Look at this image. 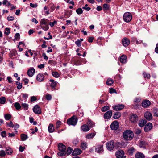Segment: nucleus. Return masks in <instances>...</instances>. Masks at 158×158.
<instances>
[{"instance_id": "f257e3e1", "label": "nucleus", "mask_w": 158, "mask_h": 158, "mask_svg": "<svg viewBox=\"0 0 158 158\" xmlns=\"http://www.w3.org/2000/svg\"><path fill=\"white\" fill-rule=\"evenodd\" d=\"M134 136L133 133L130 130L125 131L123 133V137L124 139L126 140H131Z\"/></svg>"}, {"instance_id": "f03ea898", "label": "nucleus", "mask_w": 158, "mask_h": 158, "mask_svg": "<svg viewBox=\"0 0 158 158\" xmlns=\"http://www.w3.org/2000/svg\"><path fill=\"white\" fill-rule=\"evenodd\" d=\"M58 148L60 152L57 153V155L60 156H63L65 155V150L66 147L65 146L60 143L58 145Z\"/></svg>"}, {"instance_id": "7ed1b4c3", "label": "nucleus", "mask_w": 158, "mask_h": 158, "mask_svg": "<svg viewBox=\"0 0 158 158\" xmlns=\"http://www.w3.org/2000/svg\"><path fill=\"white\" fill-rule=\"evenodd\" d=\"M77 121V118L73 116L67 120V123L69 125L75 126L76 124Z\"/></svg>"}, {"instance_id": "20e7f679", "label": "nucleus", "mask_w": 158, "mask_h": 158, "mask_svg": "<svg viewBox=\"0 0 158 158\" xmlns=\"http://www.w3.org/2000/svg\"><path fill=\"white\" fill-rule=\"evenodd\" d=\"M124 20L126 22H130L132 19V16L131 14L129 12L125 13L123 15Z\"/></svg>"}, {"instance_id": "39448f33", "label": "nucleus", "mask_w": 158, "mask_h": 158, "mask_svg": "<svg viewBox=\"0 0 158 158\" xmlns=\"http://www.w3.org/2000/svg\"><path fill=\"white\" fill-rule=\"evenodd\" d=\"M114 141H111L106 143V147L108 150L111 151L114 149Z\"/></svg>"}, {"instance_id": "423d86ee", "label": "nucleus", "mask_w": 158, "mask_h": 158, "mask_svg": "<svg viewBox=\"0 0 158 158\" xmlns=\"http://www.w3.org/2000/svg\"><path fill=\"white\" fill-rule=\"evenodd\" d=\"M119 123L116 121L113 122L111 124L110 127L112 130H115L119 127Z\"/></svg>"}, {"instance_id": "0eeeda50", "label": "nucleus", "mask_w": 158, "mask_h": 158, "mask_svg": "<svg viewBox=\"0 0 158 158\" xmlns=\"http://www.w3.org/2000/svg\"><path fill=\"white\" fill-rule=\"evenodd\" d=\"M95 151L98 153H102L103 151V145L98 144L96 146Z\"/></svg>"}, {"instance_id": "6e6552de", "label": "nucleus", "mask_w": 158, "mask_h": 158, "mask_svg": "<svg viewBox=\"0 0 158 158\" xmlns=\"http://www.w3.org/2000/svg\"><path fill=\"white\" fill-rule=\"evenodd\" d=\"M152 124L151 123H148L145 126L144 130L145 132H148L150 131L152 128Z\"/></svg>"}, {"instance_id": "1a4fd4ad", "label": "nucleus", "mask_w": 158, "mask_h": 158, "mask_svg": "<svg viewBox=\"0 0 158 158\" xmlns=\"http://www.w3.org/2000/svg\"><path fill=\"white\" fill-rule=\"evenodd\" d=\"M36 79L37 81L41 82L43 81L44 79V75L41 73H39L36 77Z\"/></svg>"}, {"instance_id": "9d476101", "label": "nucleus", "mask_w": 158, "mask_h": 158, "mask_svg": "<svg viewBox=\"0 0 158 158\" xmlns=\"http://www.w3.org/2000/svg\"><path fill=\"white\" fill-rule=\"evenodd\" d=\"M138 120V116L134 114H132L130 118V121L132 123H136Z\"/></svg>"}, {"instance_id": "9b49d317", "label": "nucleus", "mask_w": 158, "mask_h": 158, "mask_svg": "<svg viewBox=\"0 0 158 158\" xmlns=\"http://www.w3.org/2000/svg\"><path fill=\"white\" fill-rule=\"evenodd\" d=\"M124 154V152L122 150H118L116 153V156L117 158H122Z\"/></svg>"}, {"instance_id": "f8f14e48", "label": "nucleus", "mask_w": 158, "mask_h": 158, "mask_svg": "<svg viewBox=\"0 0 158 158\" xmlns=\"http://www.w3.org/2000/svg\"><path fill=\"white\" fill-rule=\"evenodd\" d=\"M35 72V69L31 68H30L27 71V73L28 76L30 77H32L34 75Z\"/></svg>"}, {"instance_id": "ddd939ff", "label": "nucleus", "mask_w": 158, "mask_h": 158, "mask_svg": "<svg viewBox=\"0 0 158 158\" xmlns=\"http://www.w3.org/2000/svg\"><path fill=\"white\" fill-rule=\"evenodd\" d=\"M151 103L148 100H144L143 101L142 105L143 107L144 108H147L150 105Z\"/></svg>"}, {"instance_id": "4468645a", "label": "nucleus", "mask_w": 158, "mask_h": 158, "mask_svg": "<svg viewBox=\"0 0 158 158\" xmlns=\"http://www.w3.org/2000/svg\"><path fill=\"white\" fill-rule=\"evenodd\" d=\"M130 43V40L127 38H124L122 41V44L125 47L127 46Z\"/></svg>"}, {"instance_id": "2eb2a0df", "label": "nucleus", "mask_w": 158, "mask_h": 158, "mask_svg": "<svg viewBox=\"0 0 158 158\" xmlns=\"http://www.w3.org/2000/svg\"><path fill=\"white\" fill-rule=\"evenodd\" d=\"M112 115V112L110 110L109 111L105 113L104 117L105 119H108L110 118Z\"/></svg>"}, {"instance_id": "dca6fc26", "label": "nucleus", "mask_w": 158, "mask_h": 158, "mask_svg": "<svg viewBox=\"0 0 158 158\" xmlns=\"http://www.w3.org/2000/svg\"><path fill=\"white\" fill-rule=\"evenodd\" d=\"M144 116L146 119L149 121L151 120L152 118L151 113L148 112H146L144 114Z\"/></svg>"}, {"instance_id": "f3484780", "label": "nucleus", "mask_w": 158, "mask_h": 158, "mask_svg": "<svg viewBox=\"0 0 158 158\" xmlns=\"http://www.w3.org/2000/svg\"><path fill=\"white\" fill-rule=\"evenodd\" d=\"M81 150L80 149L76 148L73 151L72 155L73 156L78 155L81 153Z\"/></svg>"}, {"instance_id": "a211bd4d", "label": "nucleus", "mask_w": 158, "mask_h": 158, "mask_svg": "<svg viewBox=\"0 0 158 158\" xmlns=\"http://www.w3.org/2000/svg\"><path fill=\"white\" fill-rule=\"evenodd\" d=\"M81 130L84 132H87L89 130L90 128L88 125L84 124L81 127Z\"/></svg>"}, {"instance_id": "6ab92c4d", "label": "nucleus", "mask_w": 158, "mask_h": 158, "mask_svg": "<svg viewBox=\"0 0 158 158\" xmlns=\"http://www.w3.org/2000/svg\"><path fill=\"white\" fill-rule=\"evenodd\" d=\"M49 21L48 19H41L40 22V25H46L48 24V23Z\"/></svg>"}, {"instance_id": "aec40b11", "label": "nucleus", "mask_w": 158, "mask_h": 158, "mask_svg": "<svg viewBox=\"0 0 158 158\" xmlns=\"http://www.w3.org/2000/svg\"><path fill=\"white\" fill-rule=\"evenodd\" d=\"M120 61L121 63H124L126 62V56L125 55H122L120 58Z\"/></svg>"}, {"instance_id": "412c9836", "label": "nucleus", "mask_w": 158, "mask_h": 158, "mask_svg": "<svg viewBox=\"0 0 158 158\" xmlns=\"http://www.w3.org/2000/svg\"><path fill=\"white\" fill-rule=\"evenodd\" d=\"M48 130L50 133L53 132L54 131L53 125L52 124H50L48 128Z\"/></svg>"}, {"instance_id": "4be33fe9", "label": "nucleus", "mask_w": 158, "mask_h": 158, "mask_svg": "<svg viewBox=\"0 0 158 158\" xmlns=\"http://www.w3.org/2000/svg\"><path fill=\"white\" fill-rule=\"evenodd\" d=\"M87 124L90 127H93L95 126L94 123L89 119L88 120V122H87Z\"/></svg>"}, {"instance_id": "5701e85b", "label": "nucleus", "mask_w": 158, "mask_h": 158, "mask_svg": "<svg viewBox=\"0 0 158 158\" xmlns=\"http://www.w3.org/2000/svg\"><path fill=\"white\" fill-rule=\"evenodd\" d=\"M146 123V120L142 119L139 120V126L140 127H143L145 125Z\"/></svg>"}, {"instance_id": "b1692460", "label": "nucleus", "mask_w": 158, "mask_h": 158, "mask_svg": "<svg viewBox=\"0 0 158 158\" xmlns=\"http://www.w3.org/2000/svg\"><path fill=\"white\" fill-rule=\"evenodd\" d=\"M136 158H144V155L141 153L138 152L135 155Z\"/></svg>"}, {"instance_id": "393cba45", "label": "nucleus", "mask_w": 158, "mask_h": 158, "mask_svg": "<svg viewBox=\"0 0 158 158\" xmlns=\"http://www.w3.org/2000/svg\"><path fill=\"white\" fill-rule=\"evenodd\" d=\"M121 113L119 112H116L114 115L113 118L114 119H117L119 118L121 116Z\"/></svg>"}, {"instance_id": "a878e982", "label": "nucleus", "mask_w": 158, "mask_h": 158, "mask_svg": "<svg viewBox=\"0 0 158 158\" xmlns=\"http://www.w3.org/2000/svg\"><path fill=\"white\" fill-rule=\"evenodd\" d=\"M95 135V134L94 133H92L87 134L86 136L87 139H90L93 138Z\"/></svg>"}, {"instance_id": "bb28decb", "label": "nucleus", "mask_w": 158, "mask_h": 158, "mask_svg": "<svg viewBox=\"0 0 158 158\" xmlns=\"http://www.w3.org/2000/svg\"><path fill=\"white\" fill-rule=\"evenodd\" d=\"M124 107V105L123 104H118L114 106L113 109H123Z\"/></svg>"}, {"instance_id": "cd10ccee", "label": "nucleus", "mask_w": 158, "mask_h": 158, "mask_svg": "<svg viewBox=\"0 0 158 158\" xmlns=\"http://www.w3.org/2000/svg\"><path fill=\"white\" fill-rule=\"evenodd\" d=\"M50 81L52 83L50 84L52 88H54L57 85V82L55 81L53 79H50Z\"/></svg>"}, {"instance_id": "c85d7f7f", "label": "nucleus", "mask_w": 158, "mask_h": 158, "mask_svg": "<svg viewBox=\"0 0 158 158\" xmlns=\"http://www.w3.org/2000/svg\"><path fill=\"white\" fill-rule=\"evenodd\" d=\"M135 150L134 148L133 147L130 148L128 150V154L130 155H132L135 152Z\"/></svg>"}, {"instance_id": "c756f323", "label": "nucleus", "mask_w": 158, "mask_h": 158, "mask_svg": "<svg viewBox=\"0 0 158 158\" xmlns=\"http://www.w3.org/2000/svg\"><path fill=\"white\" fill-rule=\"evenodd\" d=\"M6 153L7 154L10 155L13 152V151L12 149L9 147L6 148Z\"/></svg>"}, {"instance_id": "7c9ffc66", "label": "nucleus", "mask_w": 158, "mask_h": 158, "mask_svg": "<svg viewBox=\"0 0 158 158\" xmlns=\"http://www.w3.org/2000/svg\"><path fill=\"white\" fill-rule=\"evenodd\" d=\"M41 28L44 31H47L49 29V26L48 24L40 25Z\"/></svg>"}, {"instance_id": "2f4dec72", "label": "nucleus", "mask_w": 158, "mask_h": 158, "mask_svg": "<svg viewBox=\"0 0 158 158\" xmlns=\"http://www.w3.org/2000/svg\"><path fill=\"white\" fill-rule=\"evenodd\" d=\"M21 139L22 141H24L26 140L27 138V136L25 134H22L21 135Z\"/></svg>"}, {"instance_id": "473e14b6", "label": "nucleus", "mask_w": 158, "mask_h": 158, "mask_svg": "<svg viewBox=\"0 0 158 158\" xmlns=\"http://www.w3.org/2000/svg\"><path fill=\"white\" fill-rule=\"evenodd\" d=\"M113 83L114 81L113 80L111 79H108L107 80L106 83L109 85H111Z\"/></svg>"}, {"instance_id": "72a5a7b5", "label": "nucleus", "mask_w": 158, "mask_h": 158, "mask_svg": "<svg viewBox=\"0 0 158 158\" xmlns=\"http://www.w3.org/2000/svg\"><path fill=\"white\" fill-rule=\"evenodd\" d=\"M6 102V98L5 97H2L0 98V103L4 104Z\"/></svg>"}, {"instance_id": "f704fd0d", "label": "nucleus", "mask_w": 158, "mask_h": 158, "mask_svg": "<svg viewBox=\"0 0 158 158\" xmlns=\"http://www.w3.org/2000/svg\"><path fill=\"white\" fill-rule=\"evenodd\" d=\"M6 153L3 150H1L0 151V157H2L5 156Z\"/></svg>"}, {"instance_id": "c9c22d12", "label": "nucleus", "mask_w": 158, "mask_h": 158, "mask_svg": "<svg viewBox=\"0 0 158 158\" xmlns=\"http://www.w3.org/2000/svg\"><path fill=\"white\" fill-rule=\"evenodd\" d=\"M143 75L144 77V78H147V79H148L150 78V75L149 73H143Z\"/></svg>"}, {"instance_id": "e433bc0d", "label": "nucleus", "mask_w": 158, "mask_h": 158, "mask_svg": "<svg viewBox=\"0 0 158 158\" xmlns=\"http://www.w3.org/2000/svg\"><path fill=\"white\" fill-rule=\"evenodd\" d=\"M146 143L144 141H142L140 142L139 146L141 148H144L145 147Z\"/></svg>"}, {"instance_id": "4c0bfd02", "label": "nucleus", "mask_w": 158, "mask_h": 158, "mask_svg": "<svg viewBox=\"0 0 158 158\" xmlns=\"http://www.w3.org/2000/svg\"><path fill=\"white\" fill-rule=\"evenodd\" d=\"M33 112L36 114H40L42 112L40 109H33Z\"/></svg>"}, {"instance_id": "58836bf2", "label": "nucleus", "mask_w": 158, "mask_h": 158, "mask_svg": "<svg viewBox=\"0 0 158 158\" xmlns=\"http://www.w3.org/2000/svg\"><path fill=\"white\" fill-rule=\"evenodd\" d=\"M76 12L78 14L80 15L82 13L83 10L81 8H79L76 10Z\"/></svg>"}, {"instance_id": "ea45409f", "label": "nucleus", "mask_w": 158, "mask_h": 158, "mask_svg": "<svg viewBox=\"0 0 158 158\" xmlns=\"http://www.w3.org/2000/svg\"><path fill=\"white\" fill-rule=\"evenodd\" d=\"M81 147L82 149H85L86 148V143H82L81 144Z\"/></svg>"}, {"instance_id": "a19ab883", "label": "nucleus", "mask_w": 158, "mask_h": 158, "mask_svg": "<svg viewBox=\"0 0 158 158\" xmlns=\"http://www.w3.org/2000/svg\"><path fill=\"white\" fill-rule=\"evenodd\" d=\"M72 149L70 147H68L67 150V154L68 155H69L72 152Z\"/></svg>"}, {"instance_id": "79ce46f5", "label": "nucleus", "mask_w": 158, "mask_h": 158, "mask_svg": "<svg viewBox=\"0 0 158 158\" xmlns=\"http://www.w3.org/2000/svg\"><path fill=\"white\" fill-rule=\"evenodd\" d=\"M14 106L15 107L16 109H20L21 108V106L19 103L18 102L15 103Z\"/></svg>"}, {"instance_id": "37998d69", "label": "nucleus", "mask_w": 158, "mask_h": 158, "mask_svg": "<svg viewBox=\"0 0 158 158\" xmlns=\"http://www.w3.org/2000/svg\"><path fill=\"white\" fill-rule=\"evenodd\" d=\"M4 117L6 120H9L11 118V115L10 114H6L4 115Z\"/></svg>"}, {"instance_id": "c03bdc74", "label": "nucleus", "mask_w": 158, "mask_h": 158, "mask_svg": "<svg viewBox=\"0 0 158 158\" xmlns=\"http://www.w3.org/2000/svg\"><path fill=\"white\" fill-rule=\"evenodd\" d=\"M52 75L56 77H58L59 76L58 73L56 72H53L52 73Z\"/></svg>"}, {"instance_id": "a18cd8bd", "label": "nucleus", "mask_w": 158, "mask_h": 158, "mask_svg": "<svg viewBox=\"0 0 158 158\" xmlns=\"http://www.w3.org/2000/svg\"><path fill=\"white\" fill-rule=\"evenodd\" d=\"M103 9L104 10H108L109 9V6L107 4H105L103 5Z\"/></svg>"}, {"instance_id": "49530a36", "label": "nucleus", "mask_w": 158, "mask_h": 158, "mask_svg": "<svg viewBox=\"0 0 158 158\" xmlns=\"http://www.w3.org/2000/svg\"><path fill=\"white\" fill-rule=\"evenodd\" d=\"M6 124L7 126L10 127H14V125L11 121L9 123H6Z\"/></svg>"}, {"instance_id": "de8ad7c7", "label": "nucleus", "mask_w": 158, "mask_h": 158, "mask_svg": "<svg viewBox=\"0 0 158 158\" xmlns=\"http://www.w3.org/2000/svg\"><path fill=\"white\" fill-rule=\"evenodd\" d=\"M57 21L56 20H54L53 22H50L49 23V25L51 27H53L54 26L57 24Z\"/></svg>"}, {"instance_id": "09e8293b", "label": "nucleus", "mask_w": 158, "mask_h": 158, "mask_svg": "<svg viewBox=\"0 0 158 158\" xmlns=\"http://www.w3.org/2000/svg\"><path fill=\"white\" fill-rule=\"evenodd\" d=\"M37 98L35 96H32L31 97V101L33 102L36 101Z\"/></svg>"}, {"instance_id": "8fccbe9b", "label": "nucleus", "mask_w": 158, "mask_h": 158, "mask_svg": "<svg viewBox=\"0 0 158 158\" xmlns=\"http://www.w3.org/2000/svg\"><path fill=\"white\" fill-rule=\"evenodd\" d=\"M75 43L78 47L81 46V42L79 40L76 41Z\"/></svg>"}, {"instance_id": "3c124183", "label": "nucleus", "mask_w": 158, "mask_h": 158, "mask_svg": "<svg viewBox=\"0 0 158 158\" xmlns=\"http://www.w3.org/2000/svg\"><path fill=\"white\" fill-rule=\"evenodd\" d=\"M43 15L45 16L48 15L50 14L49 10L43 11Z\"/></svg>"}, {"instance_id": "603ef678", "label": "nucleus", "mask_w": 158, "mask_h": 158, "mask_svg": "<svg viewBox=\"0 0 158 158\" xmlns=\"http://www.w3.org/2000/svg\"><path fill=\"white\" fill-rule=\"evenodd\" d=\"M22 106L23 108H28V105L25 103H22Z\"/></svg>"}, {"instance_id": "864d4df0", "label": "nucleus", "mask_w": 158, "mask_h": 158, "mask_svg": "<svg viewBox=\"0 0 158 158\" xmlns=\"http://www.w3.org/2000/svg\"><path fill=\"white\" fill-rule=\"evenodd\" d=\"M10 31L9 28H6L5 33L7 35H8L10 33Z\"/></svg>"}, {"instance_id": "5fc2aeb1", "label": "nucleus", "mask_w": 158, "mask_h": 158, "mask_svg": "<svg viewBox=\"0 0 158 158\" xmlns=\"http://www.w3.org/2000/svg\"><path fill=\"white\" fill-rule=\"evenodd\" d=\"M153 112L154 116L158 117V110L157 109H154Z\"/></svg>"}, {"instance_id": "6e6d98bb", "label": "nucleus", "mask_w": 158, "mask_h": 158, "mask_svg": "<svg viewBox=\"0 0 158 158\" xmlns=\"http://www.w3.org/2000/svg\"><path fill=\"white\" fill-rule=\"evenodd\" d=\"M109 93L111 94L114 93H116V91L114 89L111 88L109 89Z\"/></svg>"}, {"instance_id": "4d7b16f0", "label": "nucleus", "mask_w": 158, "mask_h": 158, "mask_svg": "<svg viewBox=\"0 0 158 158\" xmlns=\"http://www.w3.org/2000/svg\"><path fill=\"white\" fill-rule=\"evenodd\" d=\"M46 99L48 100H50L51 99V96L49 94H47L46 95Z\"/></svg>"}, {"instance_id": "13d9d810", "label": "nucleus", "mask_w": 158, "mask_h": 158, "mask_svg": "<svg viewBox=\"0 0 158 158\" xmlns=\"http://www.w3.org/2000/svg\"><path fill=\"white\" fill-rule=\"evenodd\" d=\"M61 125V122L60 121H58L57 122L56 125V128H58Z\"/></svg>"}, {"instance_id": "bf43d9fd", "label": "nucleus", "mask_w": 158, "mask_h": 158, "mask_svg": "<svg viewBox=\"0 0 158 158\" xmlns=\"http://www.w3.org/2000/svg\"><path fill=\"white\" fill-rule=\"evenodd\" d=\"M141 132V130L139 129H136L135 130V133L137 134H140Z\"/></svg>"}, {"instance_id": "052dcab7", "label": "nucleus", "mask_w": 158, "mask_h": 158, "mask_svg": "<svg viewBox=\"0 0 158 158\" xmlns=\"http://www.w3.org/2000/svg\"><path fill=\"white\" fill-rule=\"evenodd\" d=\"M1 136L3 137H6V131H3L1 132Z\"/></svg>"}, {"instance_id": "680f3d73", "label": "nucleus", "mask_w": 158, "mask_h": 158, "mask_svg": "<svg viewBox=\"0 0 158 158\" xmlns=\"http://www.w3.org/2000/svg\"><path fill=\"white\" fill-rule=\"evenodd\" d=\"M8 20L9 21H13L14 20V18L12 16H9L7 18Z\"/></svg>"}, {"instance_id": "e2e57ef3", "label": "nucleus", "mask_w": 158, "mask_h": 158, "mask_svg": "<svg viewBox=\"0 0 158 158\" xmlns=\"http://www.w3.org/2000/svg\"><path fill=\"white\" fill-rule=\"evenodd\" d=\"M30 6L31 7H37V5L36 4H33L32 3H30Z\"/></svg>"}, {"instance_id": "0e129e2a", "label": "nucleus", "mask_w": 158, "mask_h": 158, "mask_svg": "<svg viewBox=\"0 0 158 158\" xmlns=\"http://www.w3.org/2000/svg\"><path fill=\"white\" fill-rule=\"evenodd\" d=\"M44 66L45 65L44 64H40L38 66V67L40 69H41L44 68Z\"/></svg>"}, {"instance_id": "69168bd1", "label": "nucleus", "mask_w": 158, "mask_h": 158, "mask_svg": "<svg viewBox=\"0 0 158 158\" xmlns=\"http://www.w3.org/2000/svg\"><path fill=\"white\" fill-rule=\"evenodd\" d=\"M25 149L24 147H22L20 146L19 148V150L20 152H22Z\"/></svg>"}, {"instance_id": "338daca9", "label": "nucleus", "mask_w": 158, "mask_h": 158, "mask_svg": "<svg viewBox=\"0 0 158 158\" xmlns=\"http://www.w3.org/2000/svg\"><path fill=\"white\" fill-rule=\"evenodd\" d=\"M141 99L139 98H135L134 101V102L136 103H138L140 102Z\"/></svg>"}, {"instance_id": "774afa93", "label": "nucleus", "mask_w": 158, "mask_h": 158, "mask_svg": "<svg viewBox=\"0 0 158 158\" xmlns=\"http://www.w3.org/2000/svg\"><path fill=\"white\" fill-rule=\"evenodd\" d=\"M155 52L158 53V43L156 44V47L155 49Z\"/></svg>"}]
</instances>
